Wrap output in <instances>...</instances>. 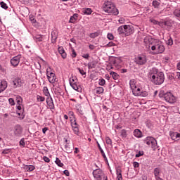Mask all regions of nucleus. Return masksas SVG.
<instances>
[{
	"instance_id": "obj_1",
	"label": "nucleus",
	"mask_w": 180,
	"mask_h": 180,
	"mask_svg": "<svg viewBox=\"0 0 180 180\" xmlns=\"http://www.w3.org/2000/svg\"><path fill=\"white\" fill-rule=\"evenodd\" d=\"M103 9L104 12L109 13L110 15H119V11L110 1H107L103 4Z\"/></svg>"
},
{
	"instance_id": "obj_2",
	"label": "nucleus",
	"mask_w": 180,
	"mask_h": 180,
	"mask_svg": "<svg viewBox=\"0 0 180 180\" xmlns=\"http://www.w3.org/2000/svg\"><path fill=\"white\" fill-rule=\"evenodd\" d=\"M12 131L13 137H14V139H20V137L23 136V127L19 124H17L13 127Z\"/></svg>"
},
{
	"instance_id": "obj_3",
	"label": "nucleus",
	"mask_w": 180,
	"mask_h": 180,
	"mask_svg": "<svg viewBox=\"0 0 180 180\" xmlns=\"http://www.w3.org/2000/svg\"><path fill=\"white\" fill-rule=\"evenodd\" d=\"M144 143L150 146L151 144V147L153 151H155L157 148H158V144L157 143V139H154L153 136H148L144 140Z\"/></svg>"
},
{
	"instance_id": "obj_4",
	"label": "nucleus",
	"mask_w": 180,
	"mask_h": 180,
	"mask_svg": "<svg viewBox=\"0 0 180 180\" xmlns=\"http://www.w3.org/2000/svg\"><path fill=\"white\" fill-rule=\"evenodd\" d=\"M149 77L151 79V82L158 85V69L153 68L149 73Z\"/></svg>"
},
{
	"instance_id": "obj_5",
	"label": "nucleus",
	"mask_w": 180,
	"mask_h": 180,
	"mask_svg": "<svg viewBox=\"0 0 180 180\" xmlns=\"http://www.w3.org/2000/svg\"><path fill=\"white\" fill-rule=\"evenodd\" d=\"M134 63L138 65H144L147 63V56L144 54L138 55L134 58Z\"/></svg>"
},
{
	"instance_id": "obj_6",
	"label": "nucleus",
	"mask_w": 180,
	"mask_h": 180,
	"mask_svg": "<svg viewBox=\"0 0 180 180\" xmlns=\"http://www.w3.org/2000/svg\"><path fill=\"white\" fill-rule=\"evenodd\" d=\"M69 82H70V86H72V88L75 91H77V92H79V86L77 84V82H78V79L77 78V77L72 76L69 80Z\"/></svg>"
},
{
	"instance_id": "obj_7",
	"label": "nucleus",
	"mask_w": 180,
	"mask_h": 180,
	"mask_svg": "<svg viewBox=\"0 0 180 180\" xmlns=\"http://www.w3.org/2000/svg\"><path fill=\"white\" fill-rule=\"evenodd\" d=\"M165 101L169 103H175L176 98H175L171 92H167L165 94Z\"/></svg>"
},
{
	"instance_id": "obj_8",
	"label": "nucleus",
	"mask_w": 180,
	"mask_h": 180,
	"mask_svg": "<svg viewBox=\"0 0 180 180\" xmlns=\"http://www.w3.org/2000/svg\"><path fill=\"white\" fill-rule=\"evenodd\" d=\"M21 58H22V55H18L16 56H14L11 60V64L13 65V67H18V65H19V63H20Z\"/></svg>"
},
{
	"instance_id": "obj_9",
	"label": "nucleus",
	"mask_w": 180,
	"mask_h": 180,
	"mask_svg": "<svg viewBox=\"0 0 180 180\" xmlns=\"http://www.w3.org/2000/svg\"><path fill=\"white\" fill-rule=\"evenodd\" d=\"M46 77L48 78V81H49L50 84H54L56 81H57V78L56 77V74L53 72H49V70H46Z\"/></svg>"
},
{
	"instance_id": "obj_10",
	"label": "nucleus",
	"mask_w": 180,
	"mask_h": 180,
	"mask_svg": "<svg viewBox=\"0 0 180 180\" xmlns=\"http://www.w3.org/2000/svg\"><path fill=\"white\" fill-rule=\"evenodd\" d=\"M125 27V37L130 36L134 33V28L131 25H124Z\"/></svg>"
},
{
	"instance_id": "obj_11",
	"label": "nucleus",
	"mask_w": 180,
	"mask_h": 180,
	"mask_svg": "<svg viewBox=\"0 0 180 180\" xmlns=\"http://www.w3.org/2000/svg\"><path fill=\"white\" fill-rule=\"evenodd\" d=\"M169 134L171 139L173 140L174 141H178L179 140L178 139H180V134L178 132L169 131Z\"/></svg>"
},
{
	"instance_id": "obj_12",
	"label": "nucleus",
	"mask_w": 180,
	"mask_h": 180,
	"mask_svg": "<svg viewBox=\"0 0 180 180\" xmlns=\"http://www.w3.org/2000/svg\"><path fill=\"white\" fill-rule=\"evenodd\" d=\"M46 103H47L48 106H49V109H51V110H53L55 109L54 102H53V98L48 97L46 98Z\"/></svg>"
},
{
	"instance_id": "obj_13",
	"label": "nucleus",
	"mask_w": 180,
	"mask_h": 180,
	"mask_svg": "<svg viewBox=\"0 0 180 180\" xmlns=\"http://www.w3.org/2000/svg\"><path fill=\"white\" fill-rule=\"evenodd\" d=\"M158 85H161V84H164V82L165 81V75H164V72H159L158 73Z\"/></svg>"
},
{
	"instance_id": "obj_14",
	"label": "nucleus",
	"mask_w": 180,
	"mask_h": 180,
	"mask_svg": "<svg viewBox=\"0 0 180 180\" xmlns=\"http://www.w3.org/2000/svg\"><path fill=\"white\" fill-rule=\"evenodd\" d=\"M117 32L120 34V36H122V37H126L124 25L119 27L117 29Z\"/></svg>"
},
{
	"instance_id": "obj_15",
	"label": "nucleus",
	"mask_w": 180,
	"mask_h": 180,
	"mask_svg": "<svg viewBox=\"0 0 180 180\" xmlns=\"http://www.w3.org/2000/svg\"><path fill=\"white\" fill-rule=\"evenodd\" d=\"M98 65V60H93L87 64L89 70H92V68H96Z\"/></svg>"
},
{
	"instance_id": "obj_16",
	"label": "nucleus",
	"mask_w": 180,
	"mask_h": 180,
	"mask_svg": "<svg viewBox=\"0 0 180 180\" xmlns=\"http://www.w3.org/2000/svg\"><path fill=\"white\" fill-rule=\"evenodd\" d=\"M13 88H18V86H22V80L20 79H15L13 81Z\"/></svg>"
},
{
	"instance_id": "obj_17",
	"label": "nucleus",
	"mask_w": 180,
	"mask_h": 180,
	"mask_svg": "<svg viewBox=\"0 0 180 180\" xmlns=\"http://www.w3.org/2000/svg\"><path fill=\"white\" fill-rule=\"evenodd\" d=\"M58 37V34L57 33V31H53L51 32V41L52 43H56V41H57V39Z\"/></svg>"
},
{
	"instance_id": "obj_18",
	"label": "nucleus",
	"mask_w": 180,
	"mask_h": 180,
	"mask_svg": "<svg viewBox=\"0 0 180 180\" xmlns=\"http://www.w3.org/2000/svg\"><path fill=\"white\" fill-rule=\"evenodd\" d=\"M35 168L34 165H25L24 167L25 172H32V171H34Z\"/></svg>"
},
{
	"instance_id": "obj_19",
	"label": "nucleus",
	"mask_w": 180,
	"mask_h": 180,
	"mask_svg": "<svg viewBox=\"0 0 180 180\" xmlns=\"http://www.w3.org/2000/svg\"><path fill=\"white\" fill-rule=\"evenodd\" d=\"M134 136L135 137H137L138 139H140L141 137H143V133L141 132V131L139 129H136L134 131Z\"/></svg>"
},
{
	"instance_id": "obj_20",
	"label": "nucleus",
	"mask_w": 180,
	"mask_h": 180,
	"mask_svg": "<svg viewBox=\"0 0 180 180\" xmlns=\"http://www.w3.org/2000/svg\"><path fill=\"white\" fill-rule=\"evenodd\" d=\"M58 50L62 58H67V53H65V51H64V48L63 46L59 47Z\"/></svg>"
},
{
	"instance_id": "obj_21",
	"label": "nucleus",
	"mask_w": 180,
	"mask_h": 180,
	"mask_svg": "<svg viewBox=\"0 0 180 180\" xmlns=\"http://www.w3.org/2000/svg\"><path fill=\"white\" fill-rule=\"evenodd\" d=\"M132 93L133 95H134V96H141V89H140V88L136 87V89L132 90Z\"/></svg>"
},
{
	"instance_id": "obj_22",
	"label": "nucleus",
	"mask_w": 180,
	"mask_h": 180,
	"mask_svg": "<svg viewBox=\"0 0 180 180\" xmlns=\"http://www.w3.org/2000/svg\"><path fill=\"white\" fill-rule=\"evenodd\" d=\"M98 148L103 157L104 160H108V158H106V155L105 154V152L103 151V149H102V147H101V144H99V142L97 141Z\"/></svg>"
},
{
	"instance_id": "obj_23",
	"label": "nucleus",
	"mask_w": 180,
	"mask_h": 180,
	"mask_svg": "<svg viewBox=\"0 0 180 180\" xmlns=\"http://www.w3.org/2000/svg\"><path fill=\"white\" fill-rule=\"evenodd\" d=\"M78 18V14L75 13L72 16L70 17L69 20L70 23H75L77 22V19Z\"/></svg>"
},
{
	"instance_id": "obj_24",
	"label": "nucleus",
	"mask_w": 180,
	"mask_h": 180,
	"mask_svg": "<svg viewBox=\"0 0 180 180\" xmlns=\"http://www.w3.org/2000/svg\"><path fill=\"white\" fill-rule=\"evenodd\" d=\"M74 149L73 147H70V145H65V151L68 154H71L72 153V150Z\"/></svg>"
},
{
	"instance_id": "obj_25",
	"label": "nucleus",
	"mask_w": 180,
	"mask_h": 180,
	"mask_svg": "<svg viewBox=\"0 0 180 180\" xmlns=\"http://www.w3.org/2000/svg\"><path fill=\"white\" fill-rule=\"evenodd\" d=\"M98 36H101V31H97L96 32L91 33L89 34V37L91 39H95V38L98 37Z\"/></svg>"
},
{
	"instance_id": "obj_26",
	"label": "nucleus",
	"mask_w": 180,
	"mask_h": 180,
	"mask_svg": "<svg viewBox=\"0 0 180 180\" xmlns=\"http://www.w3.org/2000/svg\"><path fill=\"white\" fill-rule=\"evenodd\" d=\"M0 87H1L3 91H5L8 88V82L5 80L1 81Z\"/></svg>"
},
{
	"instance_id": "obj_27",
	"label": "nucleus",
	"mask_w": 180,
	"mask_h": 180,
	"mask_svg": "<svg viewBox=\"0 0 180 180\" xmlns=\"http://www.w3.org/2000/svg\"><path fill=\"white\" fill-rule=\"evenodd\" d=\"M34 40L35 41H43V35L41 34H37L34 37Z\"/></svg>"
},
{
	"instance_id": "obj_28",
	"label": "nucleus",
	"mask_w": 180,
	"mask_h": 180,
	"mask_svg": "<svg viewBox=\"0 0 180 180\" xmlns=\"http://www.w3.org/2000/svg\"><path fill=\"white\" fill-rule=\"evenodd\" d=\"M105 91V89H103V87H97L96 89V94H97V95H101V94H103V91Z\"/></svg>"
},
{
	"instance_id": "obj_29",
	"label": "nucleus",
	"mask_w": 180,
	"mask_h": 180,
	"mask_svg": "<svg viewBox=\"0 0 180 180\" xmlns=\"http://www.w3.org/2000/svg\"><path fill=\"white\" fill-rule=\"evenodd\" d=\"M110 75H111L113 78V79L116 80V79H119L120 77L119 75L117 73H116L115 72H111L110 73Z\"/></svg>"
},
{
	"instance_id": "obj_30",
	"label": "nucleus",
	"mask_w": 180,
	"mask_h": 180,
	"mask_svg": "<svg viewBox=\"0 0 180 180\" xmlns=\"http://www.w3.org/2000/svg\"><path fill=\"white\" fill-rule=\"evenodd\" d=\"M165 29H169V27H172V21L171 20H165Z\"/></svg>"
},
{
	"instance_id": "obj_31",
	"label": "nucleus",
	"mask_w": 180,
	"mask_h": 180,
	"mask_svg": "<svg viewBox=\"0 0 180 180\" xmlns=\"http://www.w3.org/2000/svg\"><path fill=\"white\" fill-rule=\"evenodd\" d=\"M158 53L161 54L162 53H164V51H165V46H164V45H160L158 46Z\"/></svg>"
},
{
	"instance_id": "obj_32",
	"label": "nucleus",
	"mask_w": 180,
	"mask_h": 180,
	"mask_svg": "<svg viewBox=\"0 0 180 180\" xmlns=\"http://www.w3.org/2000/svg\"><path fill=\"white\" fill-rule=\"evenodd\" d=\"M83 13L84 15H91L92 13V9L87 8L83 10Z\"/></svg>"
},
{
	"instance_id": "obj_33",
	"label": "nucleus",
	"mask_w": 180,
	"mask_h": 180,
	"mask_svg": "<svg viewBox=\"0 0 180 180\" xmlns=\"http://www.w3.org/2000/svg\"><path fill=\"white\" fill-rule=\"evenodd\" d=\"M129 85H130V87H131L132 91L134 89H137V86H136V84H134V80H130Z\"/></svg>"
},
{
	"instance_id": "obj_34",
	"label": "nucleus",
	"mask_w": 180,
	"mask_h": 180,
	"mask_svg": "<svg viewBox=\"0 0 180 180\" xmlns=\"http://www.w3.org/2000/svg\"><path fill=\"white\" fill-rule=\"evenodd\" d=\"M55 162L58 167H64V164L61 162V160L58 158H56Z\"/></svg>"
},
{
	"instance_id": "obj_35",
	"label": "nucleus",
	"mask_w": 180,
	"mask_h": 180,
	"mask_svg": "<svg viewBox=\"0 0 180 180\" xmlns=\"http://www.w3.org/2000/svg\"><path fill=\"white\" fill-rule=\"evenodd\" d=\"M70 122H71V126L72 129L75 127H78V124L77 123V119L75 118L73 122L72 120H70Z\"/></svg>"
},
{
	"instance_id": "obj_36",
	"label": "nucleus",
	"mask_w": 180,
	"mask_h": 180,
	"mask_svg": "<svg viewBox=\"0 0 180 180\" xmlns=\"http://www.w3.org/2000/svg\"><path fill=\"white\" fill-rule=\"evenodd\" d=\"M0 5H1V8H2L3 9H5V10L8 9V5L6 4V3L4 1H1Z\"/></svg>"
},
{
	"instance_id": "obj_37",
	"label": "nucleus",
	"mask_w": 180,
	"mask_h": 180,
	"mask_svg": "<svg viewBox=\"0 0 180 180\" xmlns=\"http://www.w3.org/2000/svg\"><path fill=\"white\" fill-rule=\"evenodd\" d=\"M106 84V81H105V79L101 78L99 79L98 84L101 85V86H103Z\"/></svg>"
},
{
	"instance_id": "obj_38",
	"label": "nucleus",
	"mask_w": 180,
	"mask_h": 180,
	"mask_svg": "<svg viewBox=\"0 0 180 180\" xmlns=\"http://www.w3.org/2000/svg\"><path fill=\"white\" fill-rule=\"evenodd\" d=\"M44 94L45 96H49L50 92H49V89L47 88V86L44 87Z\"/></svg>"
},
{
	"instance_id": "obj_39",
	"label": "nucleus",
	"mask_w": 180,
	"mask_h": 180,
	"mask_svg": "<svg viewBox=\"0 0 180 180\" xmlns=\"http://www.w3.org/2000/svg\"><path fill=\"white\" fill-rule=\"evenodd\" d=\"M166 94H167V93H165V91H164L163 90H160V94H159V96L160 98H163L165 99Z\"/></svg>"
},
{
	"instance_id": "obj_40",
	"label": "nucleus",
	"mask_w": 180,
	"mask_h": 180,
	"mask_svg": "<svg viewBox=\"0 0 180 180\" xmlns=\"http://www.w3.org/2000/svg\"><path fill=\"white\" fill-rule=\"evenodd\" d=\"M121 136L124 137V139H126L127 137V132L126 131V129H122L121 131Z\"/></svg>"
},
{
	"instance_id": "obj_41",
	"label": "nucleus",
	"mask_w": 180,
	"mask_h": 180,
	"mask_svg": "<svg viewBox=\"0 0 180 180\" xmlns=\"http://www.w3.org/2000/svg\"><path fill=\"white\" fill-rule=\"evenodd\" d=\"M174 16H176V18H180V9H176L174 11Z\"/></svg>"
},
{
	"instance_id": "obj_42",
	"label": "nucleus",
	"mask_w": 180,
	"mask_h": 180,
	"mask_svg": "<svg viewBox=\"0 0 180 180\" xmlns=\"http://www.w3.org/2000/svg\"><path fill=\"white\" fill-rule=\"evenodd\" d=\"M158 25L160 26V27L165 29V20L159 21Z\"/></svg>"
},
{
	"instance_id": "obj_43",
	"label": "nucleus",
	"mask_w": 180,
	"mask_h": 180,
	"mask_svg": "<svg viewBox=\"0 0 180 180\" xmlns=\"http://www.w3.org/2000/svg\"><path fill=\"white\" fill-rule=\"evenodd\" d=\"M105 143L112 146V139L109 136L105 137Z\"/></svg>"
},
{
	"instance_id": "obj_44",
	"label": "nucleus",
	"mask_w": 180,
	"mask_h": 180,
	"mask_svg": "<svg viewBox=\"0 0 180 180\" xmlns=\"http://www.w3.org/2000/svg\"><path fill=\"white\" fill-rule=\"evenodd\" d=\"M107 38L108 40H113L115 39V37L113 36V34L108 33L107 35Z\"/></svg>"
},
{
	"instance_id": "obj_45",
	"label": "nucleus",
	"mask_w": 180,
	"mask_h": 180,
	"mask_svg": "<svg viewBox=\"0 0 180 180\" xmlns=\"http://www.w3.org/2000/svg\"><path fill=\"white\" fill-rule=\"evenodd\" d=\"M72 130L75 134H78V133H79V128L78 127H75L74 128H72Z\"/></svg>"
},
{
	"instance_id": "obj_46",
	"label": "nucleus",
	"mask_w": 180,
	"mask_h": 180,
	"mask_svg": "<svg viewBox=\"0 0 180 180\" xmlns=\"http://www.w3.org/2000/svg\"><path fill=\"white\" fill-rule=\"evenodd\" d=\"M20 146H22V147H25V146H26V143H25V138L20 139Z\"/></svg>"
},
{
	"instance_id": "obj_47",
	"label": "nucleus",
	"mask_w": 180,
	"mask_h": 180,
	"mask_svg": "<svg viewBox=\"0 0 180 180\" xmlns=\"http://www.w3.org/2000/svg\"><path fill=\"white\" fill-rule=\"evenodd\" d=\"M16 101L18 105H20V103H22V97L20 96H17Z\"/></svg>"
},
{
	"instance_id": "obj_48",
	"label": "nucleus",
	"mask_w": 180,
	"mask_h": 180,
	"mask_svg": "<svg viewBox=\"0 0 180 180\" xmlns=\"http://www.w3.org/2000/svg\"><path fill=\"white\" fill-rule=\"evenodd\" d=\"M79 72H80L81 75H86V72L84 71V70L78 68H77Z\"/></svg>"
},
{
	"instance_id": "obj_49",
	"label": "nucleus",
	"mask_w": 180,
	"mask_h": 180,
	"mask_svg": "<svg viewBox=\"0 0 180 180\" xmlns=\"http://www.w3.org/2000/svg\"><path fill=\"white\" fill-rule=\"evenodd\" d=\"M154 175L155 176V179L158 180V168H155L154 170Z\"/></svg>"
},
{
	"instance_id": "obj_50",
	"label": "nucleus",
	"mask_w": 180,
	"mask_h": 180,
	"mask_svg": "<svg viewBox=\"0 0 180 180\" xmlns=\"http://www.w3.org/2000/svg\"><path fill=\"white\" fill-rule=\"evenodd\" d=\"M141 155H144L143 151H139L136 155V158H139V157H141Z\"/></svg>"
},
{
	"instance_id": "obj_51",
	"label": "nucleus",
	"mask_w": 180,
	"mask_h": 180,
	"mask_svg": "<svg viewBox=\"0 0 180 180\" xmlns=\"http://www.w3.org/2000/svg\"><path fill=\"white\" fill-rule=\"evenodd\" d=\"M11 150L8 148V149H4L3 150V151L1 152V154H9V153H11Z\"/></svg>"
},
{
	"instance_id": "obj_52",
	"label": "nucleus",
	"mask_w": 180,
	"mask_h": 180,
	"mask_svg": "<svg viewBox=\"0 0 180 180\" xmlns=\"http://www.w3.org/2000/svg\"><path fill=\"white\" fill-rule=\"evenodd\" d=\"M167 44H168V46H172V44H174V41L172 40V38L168 39V41H167Z\"/></svg>"
},
{
	"instance_id": "obj_53",
	"label": "nucleus",
	"mask_w": 180,
	"mask_h": 180,
	"mask_svg": "<svg viewBox=\"0 0 180 180\" xmlns=\"http://www.w3.org/2000/svg\"><path fill=\"white\" fill-rule=\"evenodd\" d=\"M45 98L41 96H37V101H39L40 102H44Z\"/></svg>"
},
{
	"instance_id": "obj_54",
	"label": "nucleus",
	"mask_w": 180,
	"mask_h": 180,
	"mask_svg": "<svg viewBox=\"0 0 180 180\" xmlns=\"http://www.w3.org/2000/svg\"><path fill=\"white\" fill-rule=\"evenodd\" d=\"M116 174L117 175H122V169L120 167L116 169Z\"/></svg>"
},
{
	"instance_id": "obj_55",
	"label": "nucleus",
	"mask_w": 180,
	"mask_h": 180,
	"mask_svg": "<svg viewBox=\"0 0 180 180\" xmlns=\"http://www.w3.org/2000/svg\"><path fill=\"white\" fill-rule=\"evenodd\" d=\"M8 102H9L10 105H11V106L15 105V101L13 100V98H9Z\"/></svg>"
},
{
	"instance_id": "obj_56",
	"label": "nucleus",
	"mask_w": 180,
	"mask_h": 180,
	"mask_svg": "<svg viewBox=\"0 0 180 180\" xmlns=\"http://www.w3.org/2000/svg\"><path fill=\"white\" fill-rule=\"evenodd\" d=\"M133 165L134 168H139V167H140V164H139L138 162H134Z\"/></svg>"
},
{
	"instance_id": "obj_57",
	"label": "nucleus",
	"mask_w": 180,
	"mask_h": 180,
	"mask_svg": "<svg viewBox=\"0 0 180 180\" xmlns=\"http://www.w3.org/2000/svg\"><path fill=\"white\" fill-rule=\"evenodd\" d=\"M153 6H154V8H158V1H153Z\"/></svg>"
},
{
	"instance_id": "obj_58",
	"label": "nucleus",
	"mask_w": 180,
	"mask_h": 180,
	"mask_svg": "<svg viewBox=\"0 0 180 180\" xmlns=\"http://www.w3.org/2000/svg\"><path fill=\"white\" fill-rule=\"evenodd\" d=\"M72 58H75V57H77V52H75V50L74 49L72 51Z\"/></svg>"
},
{
	"instance_id": "obj_59",
	"label": "nucleus",
	"mask_w": 180,
	"mask_h": 180,
	"mask_svg": "<svg viewBox=\"0 0 180 180\" xmlns=\"http://www.w3.org/2000/svg\"><path fill=\"white\" fill-rule=\"evenodd\" d=\"M43 160L45 161V162H50V158H49L47 156H44Z\"/></svg>"
},
{
	"instance_id": "obj_60",
	"label": "nucleus",
	"mask_w": 180,
	"mask_h": 180,
	"mask_svg": "<svg viewBox=\"0 0 180 180\" xmlns=\"http://www.w3.org/2000/svg\"><path fill=\"white\" fill-rule=\"evenodd\" d=\"M118 22H119L120 23H121V24H123V23H124V22H126V20H124V18H120L119 19Z\"/></svg>"
},
{
	"instance_id": "obj_61",
	"label": "nucleus",
	"mask_w": 180,
	"mask_h": 180,
	"mask_svg": "<svg viewBox=\"0 0 180 180\" xmlns=\"http://www.w3.org/2000/svg\"><path fill=\"white\" fill-rule=\"evenodd\" d=\"M82 57H83V58L88 60V58H89V53L83 54Z\"/></svg>"
},
{
	"instance_id": "obj_62",
	"label": "nucleus",
	"mask_w": 180,
	"mask_h": 180,
	"mask_svg": "<svg viewBox=\"0 0 180 180\" xmlns=\"http://www.w3.org/2000/svg\"><path fill=\"white\" fill-rule=\"evenodd\" d=\"M117 180H122L123 176H122V174H117Z\"/></svg>"
},
{
	"instance_id": "obj_63",
	"label": "nucleus",
	"mask_w": 180,
	"mask_h": 180,
	"mask_svg": "<svg viewBox=\"0 0 180 180\" xmlns=\"http://www.w3.org/2000/svg\"><path fill=\"white\" fill-rule=\"evenodd\" d=\"M63 174H65L66 176H70V172L68 170H64Z\"/></svg>"
},
{
	"instance_id": "obj_64",
	"label": "nucleus",
	"mask_w": 180,
	"mask_h": 180,
	"mask_svg": "<svg viewBox=\"0 0 180 180\" xmlns=\"http://www.w3.org/2000/svg\"><path fill=\"white\" fill-rule=\"evenodd\" d=\"M168 60H169V58L168 56L163 58V63H168Z\"/></svg>"
}]
</instances>
